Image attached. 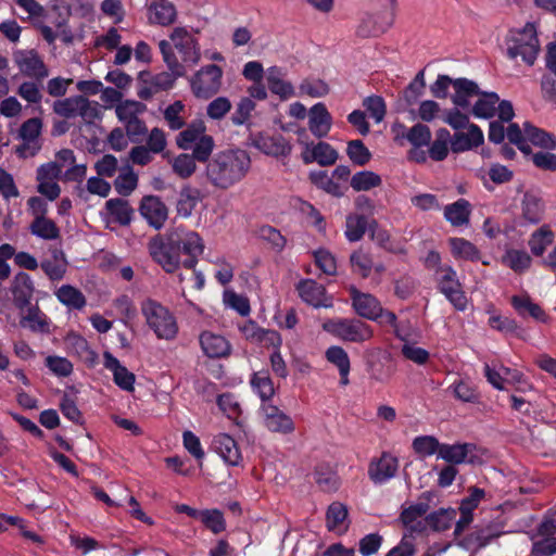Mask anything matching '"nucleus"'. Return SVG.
Returning a JSON list of instances; mask_svg holds the SVG:
<instances>
[{
	"label": "nucleus",
	"instance_id": "1",
	"mask_svg": "<svg viewBox=\"0 0 556 556\" xmlns=\"http://www.w3.org/2000/svg\"><path fill=\"white\" fill-rule=\"evenodd\" d=\"M251 157L243 149H226L215 153L205 166V178L216 189L227 190L245 178Z\"/></svg>",
	"mask_w": 556,
	"mask_h": 556
},
{
	"label": "nucleus",
	"instance_id": "2",
	"mask_svg": "<svg viewBox=\"0 0 556 556\" xmlns=\"http://www.w3.org/2000/svg\"><path fill=\"white\" fill-rule=\"evenodd\" d=\"M140 308L147 325L159 339L173 340L177 336L176 318L167 307L149 298L141 302Z\"/></svg>",
	"mask_w": 556,
	"mask_h": 556
},
{
	"label": "nucleus",
	"instance_id": "3",
	"mask_svg": "<svg viewBox=\"0 0 556 556\" xmlns=\"http://www.w3.org/2000/svg\"><path fill=\"white\" fill-rule=\"evenodd\" d=\"M507 55L510 59L520 56L528 65H533L540 52L534 24L527 23L521 29L511 30L507 39Z\"/></svg>",
	"mask_w": 556,
	"mask_h": 556
},
{
	"label": "nucleus",
	"instance_id": "4",
	"mask_svg": "<svg viewBox=\"0 0 556 556\" xmlns=\"http://www.w3.org/2000/svg\"><path fill=\"white\" fill-rule=\"evenodd\" d=\"M323 329L342 341L352 343H364L374 337L372 328L357 318L328 319L323 324Z\"/></svg>",
	"mask_w": 556,
	"mask_h": 556
},
{
	"label": "nucleus",
	"instance_id": "5",
	"mask_svg": "<svg viewBox=\"0 0 556 556\" xmlns=\"http://www.w3.org/2000/svg\"><path fill=\"white\" fill-rule=\"evenodd\" d=\"M147 248L150 257L165 273L174 274L181 266L184 267L182 258L179 257L169 231L163 236L156 235L150 238Z\"/></svg>",
	"mask_w": 556,
	"mask_h": 556
},
{
	"label": "nucleus",
	"instance_id": "6",
	"mask_svg": "<svg viewBox=\"0 0 556 556\" xmlns=\"http://www.w3.org/2000/svg\"><path fill=\"white\" fill-rule=\"evenodd\" d=\"M169 231L175 248L182 258L184 267L194 269L200 255L204 252V242L200 235L184 227H176Z\"/></svg>",
	"mask_w": 556,
	"mask_h": 556
},
{
	"label": "nucleus",
	"instance_id": "7",
	"mask_svg": "<svg viewBox=\"0 0 556 556\" xmlns=\"http://www.w3.org/2000/svg\"><path fill=\"white\" fill-rule=\"evenodd\" d=\"M13 62L20 73L36 81H42L49 76L48 66L35 49H18L12 53Z\"/></svg>",
	"mask_w": 556,
	"mask_h": 556
},
{
	"label": "nucleus",
	"instance_id": "8",
	"mask_svg": "<svg viewBox=\"0 0 556 556\" xmlns=\"http://www.w3.org/2000/svg\"><path fill=\"white\" fill-rule=\"evenodd\" d=\"M223 71L215 64L202 67L191 79V89L197 98L207 99L218 92Z\"/></svg>",
	"mask_w": 556,
	"mask_h": 556
},
{
	"label": "nucleus",
	"instance_id": "9",
	"mask_svg": "<svg viewBox=\"0 0 556 556\" xmlns=\"http://www.w3.org/2000/svg\"><path fill=\"white\" fill-rule=\"evenodd\" d=\"M42 130V121L39 117H33L25 121L20 129L18 137L23 143L16 148V152L24 157L34 156L41 149L40 135Z\"/></svg>",
	"mask_w": 556,
	"mask_h": 556
},
{
	"label": "nucleus",
	"instance_id": "10",
	"mask_svg": "<svg viewBox=\"0 0 556 556\" xmlns=\"http://www.w3.org/2000/svg\"><path fill=\"white\" fill-rule=\"evenodd\" d=\"M169 38L174 47L181 55L182 62L188 65H195L201 59L198 40L186 27H176L173 29Z\"/></svg>",
	"mask_w": 556,
	"mask_h": 556
},
{
	"label": "nucleus",
	"instance_id": "11",
	"mask_svg": "<svg viewBox=\"0 0 556 556\" xmlns=\"http://www.w3.org/2000/svg\"><path fill=\"white\" fill-rule=\"evenodd\" d=\"M298 135L299 141L305 144L306 148V151L302 154V159L305 164L317 162L320 166H330L333 165L339 159L338 151L327 142L320 141L316 146H313L312 149H309L308 143L303 140L304 137H307L306 130L304 128L300 129Z\"/></svg>",
	"mask_w": 556,
	"mask_h": 556
},
{
	"label": "nucleus",
	"instance_id": "12",
	"mask_svg": "<svg viewBox=\"0 0 556 556\" xmlns=\"http://www.w3.org/2000/svg\"><path fill=\"white\" fill-rule=\"evenodd\" d=\"M263 424L275 433L290 434L294 431L292 418L275 405L263 403L261 406Z\"/></svg>",
	"mask_w": 556,
	"mask_h": 556
},
{
	"label": "nucleus",
	"instance_id": "13",
	"mask_svg": "<svg viewBox=\"0 0 556 556\" xmlns=\"http://www.w3.org/2000/svg\"><path fill=\"white\" fill-rule=\"evenodd\" d=\"M503 533L497 523L476 526L469 534L459 540L458 545L466 549H481Z\"/></svg>",
	"mask_w": 556,
	"mask_h": 556
},
{
	"label": "nucleus",
	"instance_id": "14",
	"mask_svg": "<svg viewBox=\"0 0 556 556\" xmlns=\"http://www.w3.org/2000/svg\"><path fill=\"white\" fill-rule=\"evenodd\" d=\"M139 212L147 223L156 230L165 225L168 217V208L161 198L146 195L141 199Z\"/></svg>",
	"mask_w": 556,
	"mask_h": 556
},
{
	"label": "nucleus",
	"instance_id": "15",
	"mask_svg": "<svg viewBox=\"0 0 556 556\" xmlns=\"http://www.w3.org/2000/svg\"><path fill=\"white\" fill-rule=\"evenodd\" d=\"M301 299L314 307H332V299L327 296L326 289L315 280H301L296 287Z\"/></svg>",
	"mask_w": 556,
	"mask_h": 556
},
{
	"label": "nucleus",
	"instance_id": "16",
	"mask_svg": "<svg viewBox=\"0 0 556 556\" xmlns=\"http://www.w3.org/2000/svg\"><path fill=\"white\" fill-rule=\"evenodd\" d=\"M352 306L356 314L369 320H377L381 313L380 302L371 294L351 288Z\"/></svg>",
	"mask_w": 556,
	"mask_h": 556
},
{
	"label": "nucleus",
	"instance_id": "17",
	"mask_svg": "<svg viewBox=\"0 0 556 556\" xmlns=\"http://www.w3.org/2000/svg\"><path fill=\"white\" fill-rule=\"evenodd\" d=\"M199 340L203 353L210 358L226 357L231 352L229 341L222 334L212 331H203Z\"/></svg>",
	"mask_w": 556,
	"mask_h": 556
},
{
	"label": "nucleus",
	"instance_id": "18",
	"mask_svg": "<svg viewBox=\"0 0 556 556\" xmlns=\"http://www.w3.org/2000/svg\"><path fill=\"white\" fill-rule=\"evenodd\" d=\"M397 467V458L383 453L377 462L370 463L368 475L375 483L382 484L395 476Z\"/></svg>",
	"mask_w": 556,
	"mask_h": 556
},
{
	"label": "nucleus",
	"instance_id": "19",
	"mask_svg": "<svg viewBox=\"0 0 556 556\" xmlns=\"http://www.w3.org/2000/svg\"><path fill=\"white\" fill-rule=\"evenodd\" d=\"M308 128L317 138L326 137L332 125V117L321 102L314 104L308 111Z\"/></svg>",
	"mask_w": 556,
	"mask_h": 556
},
{
	"label": "nucleus",
	"instance_id": "20",
	"mask_svg": "<svg viewBox=\"0 0 556 556\" xmlns=\"http://www.w3.org/2000/svg\"><path fill=\"white\" fill-rule=\"evenodd\" d=\"M214 451L230 466H238L242 459L239 446L233 438L218 433L212 442Z\"/></svg>",
	"mask_w": 556,
	"mask_h": 556
},
{
	"label": "nucleus",
	"instance_id": "21",
	"mask_svg": "<svg viewBox=\"0 0 556 556\" xmlns=\"http://www.w3.org/2000/svg\"><path fill=\"white\" fill-rule=\"evenodd\" d=\"M473 451L475 445L470 443L441 444L438 457L453 466L464 463H473Z\"/></svg>",
	"mask_w": 556,
	"mask_h": 556
},
{
	"label": "nucleus",
	"instance_id": "22",
	"mask_svg": "<svg viewBox=\"0 0 556 556\" xmlns=\"http://www.w3.org/2000/svg\"><path fill=\"white\" fill-rule=\"evenodd\" d=\"M35 291L34 282L30 276L20 271L12 281V294L17 307L24 308L30 304Z\"/></svg>",
	"mask_w": 556,
	"mask_h": 556
},
{
	"label": "nucleus",
	"instance_id": "23",
	"mask_svg": "<svg viewBox=\"0 0 556 556\" xmlns=\"http://www.w3.org/2000/svg\"><path fill=\"white\" fill-rule=\"evenodd\" d=\"M510 303L518 315L523 318L529 316L540 323L548 321V316L545 311L539 304L534 303L528 294L514 295L510 299Z\"/></svg>",
	"mask_w": 556,
	"mask_h": 556
},
{
	"label": "nucleus",
	"instance_id": "24",
	"mask_svg": "<svg viewBox=\"0 0 556 556\" xmlns=\"http://www.w3.org/2000/svg\"><path fill=\"white\" fill-rule=\"evenodd\" d=\"M103 357L104 367L112 371L114 382L123 390L131 391L134 389L135 375L123 366L111 353L105 352Z\"/></svg>",
	"mask_w": 556,
	"mask_h": 556
},
{
	"label": "nucleus",
	"instance_id": "25",
	"mask_svg": "<svg viewBox=\"0 0 556 556\" xmlns=\"http://www.w3.org/2000/svg\"><path fill=\"white\" fill-rule=\"evenodd\" d=\"M437 497L433 491H426L420 494L418 502L404 508L400 515V519L405 526H410L418 518L422 517L430 508L431 503Z\"/></svg>",
	"mask_w": 556,
	"mask_h": 556
},
{
	"label": "nucleus",
	"instance_id": "26",
	"mask_svg": "<svg viewBox=\"0 0 556 556\" xmlns=\"http://www.w3.org/2000/svg\"><path fill=\"white\" fill-rule=\"evenodd\" d=\"M255 146L267 155L287 156L291 153L290 143L281 135L260 136Z\"/></svg>",
	"mask_w": 556,
	"mask_h": 556
},
{
	"label": "nucleus",
	"instance_id": "27",
	"mask_svg": "<svg viewBox=\"0 0 556 556\" xmlns=\"http://www.w3.org/2000/svg\"><path fill=\"white\" fill-rule=\"evenodd\" d=\"M480 89L478 85L467 78H456L454 94L452 96V102L456 108L466 109L470 104L472 97L479 96Z\"/></svg>",
	"mask_w": 556,
	"mask_h": 556
},
{
	"label": "nucleus",
	"instance_id": "28",
	"mask_svg": "<svg viewBox=\"0 0 556 556\" xmlns=\"http://www.w3.org/2000/svg\"><path fill=\"white\" fill-rule=\"evenodd\" d=\"M471 205L466 199H458L444 207V218L454 227L469 224Z\"/></svg>",
	"mask_w": 556,
	"mask_h": 556
},
{
	"label": "nucleus",
	"instance_id": "29",
	"mask_svg": "<svg viewBox=\"0 0 556 556\" xmlns=\"http://www.w3.org/2000/svg\"><path fill=\"white\" fill-rule=\"evenodd\" d=\"M199 200L200 191L198 189L192 188L189 185L182 186L176 204L177 214L185 218L191 216Z\"/></svg>",
	"mask_w": 556,
	"mask_h": 556
},
{
	"label": "nucleus",
	"instance_id": "30",
	"mask_svg": "<svg viewBox=\"0 0 556 556\" xmlns=\"http://www.w3.org/2000/svg\"><path fill=\"white\" fill-rule=\"evenodd\" d=\"M105 207L110 215L113 217L114 222L118 223L122 226L130 224L134 215V210L131 208L127 200L119 198L110 199L106 201Z\"/></svg>",
	"mask_w": 556,
	"mask_h": 556
},
{
	"label": "nucleus",
	"instance_id": "31",
	"mask_svg": "<svg viewBox=\"0 0 556 556\" xmlns=\"http://www.w3.org/2000/svg\"><path fill=\"white\" fill-rule=\"evenodd\" d=\"M56 299L65 306L74 309H81L86 305V296L83 292L71 285H63L55 291Z\"/></svg>",
	"mask_w": 556,
	"mask_h": 556
},
{
	"label": "nucleus",
	"instance_id": "32",
	"mask_svg": "<svg viewBox=\"0 0 556 556\" xmlns=\"http://www.w3.org/2000/svg\"><path fill=\"white\" fill-rule=\"evenodd\" d=\"M149 9L153 12V15L149 17L150 23L167 26L173 24L176 20V9L166 0L153 2L150 4Z\"/></svg>",
	"mask_w": 556,
	"mask_h": 556
},
{
	"label": "nucleus",
	"instance_id": "33",
	"mask_svg": "<svg viewBox=\"0 0 556 556\" xmlns=\"http://www.w3.org/2000/svg\"><path fill=\"white\" fill-rule=\"evenodd\" d=\"M147 105L136 100H124L115 106V113L121 123L124 125L139 118V115L144 113Z\"/></svg>",
	"mask_w": 556,
	"mask_h": 556
},
{
	"label": "nucleus",
	"instance_id": "34",
	"mask_svg": "<svg viewBox=\"0 0 556 556\" xmlns=\"http://www.w3.org/2000/svg\"><path fill=\"white\" fill-rule=\"evenodd\" d=\"M29 231L31 235L43 240H55L60 237L59 227L48 217L34 218L29 226Z\"/></svg>",
	"mask_w": 556,
	"mask_h": 556
},
{
	"label": "nucleus",
	"instance_id": "35",
	"mask_svg": "<svg viewBox=\"0 0 556 556\" xmlns=\"http://www.w3.org/2000/svg\"><path fill=\"white\" fill-rule=\"evenodd\" d=\"M480 98L472 106V114L479 118H490L496 111L500 97L495 92H481Z\"/></svg>",
	"mask_w": 556,
	"mask_h": 556
},
{
	"label": "nucleus",
	"instance_id": "36",
	"mask_svg": "<svg viewBox=\"0 0 556 556\" xmlns=\"http://www.w3.org/2000/svg\"><path fill=\"white\" fill-rule=\"evenodd\" d=\"M369 225L364 215L351 214L346 217L344 235L350 242L359 241Z\"/></svg>",
	"mask_w": 556,
	"mask_h": 556
},
{
	"label": "nucleus",
	"instance_id": "37",
	"mask_svg": "<svg viewBox=\"0 0 556 556\" xmlns=\"http://www.w3.org/2000/svg\"><path fill=\"white\" fill-rule=\"evenodd\" d=\"M451 134L446 128H440L435 132V139L429 147V156L433 161H443L448 154L451 147Z\"/></svg>",
	"mask_w": 556,
	"mask_h": 556
},
{
	"label": "nucleus",
	"instance_id": "38",
	"mask_svg": "<svg viewBox=\"0 0 556 556\" xmlns=\"http://www.w3.org/2000/svg\"><path fill=\"white\" fill-rule=\"evenodd\" d=\"M205 125L203 122H193L187 128L180 131L176 138V143L180 149H190L203 135H205Z\"/></svg>",
	"mask_w": 556,
	"mask_h": 556
},
{
	"label": "nucleus",
	"instance_id": "39",
	"mask_svg": "<svg viewBox=\"0 0 556 556\" xmlns=\"http://www.w3.org/2000/svg\"><path fill=\"white\" fill-rule=\"evenodd\" d=\"M523 132L527 137V142L530 141L535 146L549 150L556 148V140L551 134L533 126L529 122L523 123Z\"/></svg>",
	"mask_w": 556,
	"mask_h": 556
},
{
	"label": "nucleus",
	"instance_id": "40",
	"mask_svg": "<svg viewBox=\"0 0 556 556\" xmlns=\"http://www.w3.org/2000/svg\"><path fill=\"white\" fill-rule=\"evenodd\" d=\"M554 233L546 226L541 227L534 231L529 239V247L535 256H541L547 247L553 243Z\"/></svg>",
	"mask_w": 556,
	"mask_h": 556
},
{
	"label": "nucleus",
	"instance_id": "41",
	"mask_svg": "<svg viewBox=\"0 0 556 556\" xmlns=\"http://www.w3.org/2000/svg\"><path fill=\"white\" fill-rule=\"evenodd\" d=\"M450 247L455 257L478 261L480 258V252L470 241L464 238H451Z\"/></svg>",
	"mask_w": 556,
	"mask_h": 556
},
{
	"label": "nucleus",
	"instance_id": "42",
	"mask_svg": "<svg viewBox=\"0 0 556 556\" xmlns=\"http://www.w3.org/2000/svg\"><path fill=\"white\" fill-rule=\"evenodd\" d=\"M455 517L456 510L454 508H440L429 514L426 521L434 531H444L451 527Z\"/></svg>",
	"mask_w": 556,
	"mask_h": 556
},
{
	"label": "nucleus",
	"instance_id": "43",
	"mask_svg": "<svg viewBox=\"0 0 556 556\" xmlns=\"http://www.w3.org/2000/svg\"><path fill=\"white\" fill-rule=\"evenodd\" d=\"M381 184V177L371 170L358 172L351 178V187L355 191H367L379 187Z\"/></svg>",
	"mask_w": 556,
	"mask_h": 556
},
{
	"label": "nucleus",
	"instance_id": "44",
	"mask_svg": "<svg viewBox=\"0 0 556 556\" xmlns=\"http://www.w3.org/2000/svg\"><path fill=\"white\" fill-rule=\"evenodd\" d=\"M531 256L522 250H508L503 256V263L516 273L527 270L531 265Z\"/></svg>",
	"mask_w": 556,
	"mask_h": 556
},
{
	"label": "nucleus",
	"instance_id": "45",
	"mask_svg": "<svg viewBox=\"0 0 556 556\" xmlns=\"http://www.w3.org/2000/svg\"><path fill=\"white\" fill-rule=\"evenodd\" d=\"M195 159L191 154L182 153L172 161L173 172L180 178L191 177L197 169Z\"/></svg>",
	"mask_w": 556,
	"mask_h": 556
},
{
	"label": "nucleus",
	"instance_id": "46",
	"mask_svg": "<svg viewBox=\"0 0 556 556\" xmlns=\"http://www.w3.org/2000/svg\"><path fill=\"white\" fill-rule=\"evenodd\" d=\"M138 185V176L131 168H126L119 173L114 180V188L116 192L123 197L129 195Z\"/></svg>",
	"mask_w": 556,
	"mask_h": 556
},
{
	"label": "nucleus",
	"instance_id": "47",
	"mask_svg": "<svg viewBox=\"0 0 556 556\" xmlns=\"http://www.w3.org/2000/svg\"><path fill=\"white\" fill-rule=\"evenodd\" d=\"M346 154L353 164L358 166L366 165L370 159L371 153L362 140H351L348 142Z\"/></svg>",
	"mask_w": 556,
	"mask_h": 556
},
{
	"label": "nucleus",
	"instance_id": "48",
	"mask_svg": "<svg viewBox=\"0 0 556 556\" xmlns=\"http://www.w3.org/2000/svg\"><path fill=\"white\" fill-rule=\"evenodd\" d=\"M80 100L81 96L58 100L53 104V111L55 114L65 118L77 117L79 113Z\"/></svg>",
	"mask_w": 556,
	"mask_h": 556
},
{
	"label": "nucleus",
	"instance_id": "49",
	"mask_svg": "<svg viewBox=\"0 0 556 556\" xmlns=\"http://www.w3.org/2000/svg\"><path fill=\"white\" fill-rule=\"evenodd\" d=\"M251 384L253 389L258 393L263 403H266L274 393L275 389L267 372L261 371L253 375L251 379Z\"/></svg>",
	"mask_w": 556,
	"mask_h": 556
},
{
	"label": "nucleus",
	"instance_id": "50",
	"mask_svg": "<svg viewBox=\"0 0 556 556\" xmlns=\"http://www.w3.org/2000/svg\"><path fill=\"white\" fill-rule=\"evenodd\" d=\"M439 290L446 296L452 305L458 311H465L467 306V298L462 290V285L454 287L451 283H439Z\"/></svg>",
	"mask_w": 556,
	"mask_h": 556
},
{
	"label": "nucleus",
	"instance_id": "51",
	"mask_svg": "<svg viewBox=\"0 0 556 556\" xmlns=\"http://www.w3.org/2000/svg\"><path fill=\"white\" fill-rule=\"evenodd\" d=\"M406 139L414 148L429 146L431 141V130L425 124H416L405 135Z\"/></svg>",
	"mask_w": 556,
	"mask_h": 556
},
{
	"label": "nucleus",
	"instance_id": "52",
	"mask_svg": "<svg viewBox=\"0 0 556 556\" xmlns=\"http://www.w3.org/2000/svg\"><path fill=\"white\" fill-rule=\"evenodd\" d=\"M215 141L212 136L210 135H203L194 144L192 148V156L199 161V162H206L208 163L210 159L212 157L211 154L214 150Z\"/></svg>",
	"mask_w": 556,
	"mask_h": 556
},
{
	"label": "nucleus",
	"instance_id": "53",
	"mask_svg": "<svg viewBox=\"0 0 556 556\" xmlns=\"http://www.w3.org/2000/svg\"><path fill=\"white\" fill-rule=\"evenodd\" d=\"M413 447L416 453L422 456L439 455L441 443L434 437L421 435L414 439Z\"/></svg>",
	"mask_w": 556,
	"mask_h": 556
},
{
	"label": "nucleus",
	"instance_id": "54",
	"mask_svg": "<svg viewBox=\"0 0 556 556\" xmlns=\"http://www.w3.org/2000/svg\"><path fill=\"white\" fill-rule=\"evenodd\" d=\"M350 262L353 270L366 278L370 275L372 269V258L368 253L361 250L355 251L350 256Z\"/></svg>",
	"mask_w": 556,
	"mask_h": 556
},
{
	"label": "nucleus",
	"instance_id": "55",
	"mask_svg": "<svg viewBox=\"0 0 556 556\" xmlns=\"http://www.w3.org/2000/svg\"><path fill=\"white\" fill-rule=\"evenodd\" d=\"M184 109L185 105L181 101H175L165 109L164 118L170 129L179 130L185 126V121L181 116Z\"/></svg>",
	"mask_w": 556,
	"mask_h": 556
},
{
	"label": "nucleus",
	"instance_id": "56",
	"mask_svg": "<svg viewBox=\"0 0 556 556\" xmlns=\"http://www.w3.org/2000/svg\"><path fill=\"white\" fill-rule=\"evenodd\" d=\"M200 520L213 533H220L225 530V519L218 509H205L201 511Z\"/></svg>",
	"mask_w": 556,
	"mask_h": 556
},
{
	"label": "nucleus",
	"instance_id": "57",
	"mask_svg": "<svg viewBox=\"0 0 556 556\" xmlns=\"http://www.w3.org/2000/svg\"><path fill=\"white\" fill-rule=\"evenodd\" d=\"M348 517V508L338 502L332 503L327 510V526L329 530L340 528Z\"/></svg>",
	"mask_w": 556,
	"mask_h": 556
},
{
	"label": "nucleus",
	"instance_id": "58",
	"mask_svg": "<svg viewBox=\"0 0 556 556\" xmlns=\"http://www.w3.org/2000/svg\"><path fill=\"white\" fill-rule=\"evenodd\" d=\"M254 109L255 103L251 98H242L237 104L236 111L231 116L232 124L236 126H241L247 123Z\"/></svg>",
	"mask_w": 556,
	"mask_h": 556
},
{
	"label": "nucleus",
	"instance_id": "59",
	"mask_svg": "<svg viewBox=\"0 0 556 556\" xmlns=\"http://www.w3.org/2000/svg\"><path fill=\"white\" fill-rule=\"evenodd\" d=\"M78 116L81 117L88 124L92 123L96 119H101V106L97 101H90L84 96H81Z\"/></svg>",
	"mask_w": 556,
	"mask_h": 556
},
{
	"label": "nucleus",
	"instance_id": "60",
	"mask_svg": "<svg viewBox=\"0 0 556 556\" xmlns=\"http://www.w3.org/2000/svg\"><path fill=\"white\" fill-rule=\"evenodd\" d=\"M224 303L237 311L241 316H248L251 312L249 300L233 291H226L224 293Z\"/></svg>",
	"mask_w": 556,
	"mask_h": 556
},
{
	"label": "nucleus",
	"instance_id": "61",
	"mask_svg": "<svg viewBox=\"0 0 556 556\" xmlns=\"http://www.w3.org/2000/svg\"><path fill=\"white\" fill-rule=\"evenodd\" d=\"M312 181L319 188L324 189L330 194L340 197L342 194L341 187L332 180L331 177L324 170L311 173Z\"/></svg>",
	"mask_w": 556,
	"mask_h": 556
},
{
	"label": "nucleus",
	"instance_id": "62",
	"mask_svg": "<svg viewBox=\"0 0 556 556\" xmlns=\"http://www.w3.org/2000/svg\"><path fill=\"white\" fill-rule=\"evenodd\" d=\"M326 358L329 363L333 364L338 370L350 369V357L346 351L338 345H333L327 349Z\"/></svg>",
	"mask_w": 556,
	"mask_h": 556
},
{
	"label": "nucleus",
	"instance_id": "63",
	"mask_svg": "<svg viewBox=\"0 0 556 556\" xmlns=\"http://www.w3.org/2000/svg\"><path fill=\"white\" fill-rule=\"evenodd\" d=\"M363 105L367 110L369 115L376 121V123H380L384 118L386 103L381 97H367L366 99H364Z\"/></svg>",
	"mask_w": 556,
	"mask_h": 556
},
{
	"label": "nucleus",
	"instance_id": "64",
	"mask_svg": "<svg viewBox=\"0 0 556 556\" xmlns=\"http://www.w3.org/2000/svg\"><path fill=\"white\" fill-rule=\"evenodd\" d=\"M532 556H552L556 554V538H532Z\"/></svg>",
	"mask_w": 556,
	"mask_h": 556
}]
</instances>
